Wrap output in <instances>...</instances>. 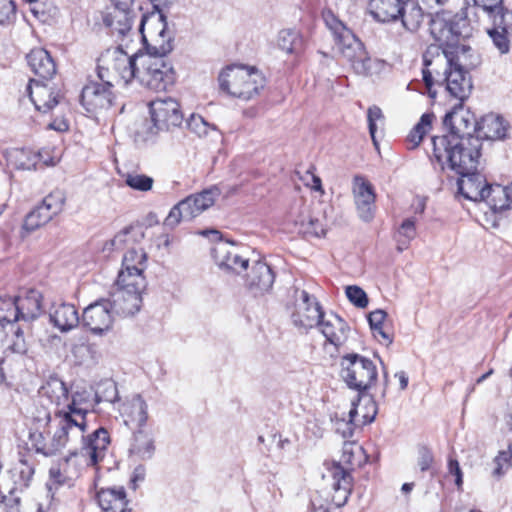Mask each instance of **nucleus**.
Segmentation results:
<instances>
[{"label":"nucleus","mask_w":512,"mask_h":512,"mask_svg":"<svg viewBox=\"0 0 512 512\" xmlns=\"http://www.w3.org/2000/svg\"><path fill=\"white\" fill-rule=\"evenodd\" d=\"M37 156L30 150H15L10 155V161L15 168L20 170L37 169Z\"/></svg>","instance_id":"49530a36"},{"label":"nucleus","mask_w":512,"mask_h":512,"mask_svg":"<svg viewBox=\"0 0 512 512\" xmlns=\"http://www.w3.org/2000/svg\"><path fill=\"white\" fill-rule=\"evenodd\" d=\"M220 195V188L217 185H213L181 200L182 207L186 209V215L193 219L210 208Z\"/></svg>","instance_id":"b1692460"},{"label":"nucleus","mask_w":512,"mask_h":512,"mask_svg":"<svg viewBox=\"0 0 512 512\" xmlns=\"http://www.w3.org/2000/svg\"><path fill=\"white\" fill-rule=\"evenodd\" d=\"M219 88L232 97L248 101L265 86V77L255 67L229 65L218 76Z\"/></svg>","instance_id":"423d86ee"},{"label":"nucleus","mask_w":512,"mask_h":512,"mask_svg":"<svg viewBox=\"0 0 512 512\" xmlns=\"http://www.w3.org/2000/svg\"><path fill=\"white\" fill-rule=\"evenodd\" d=\"M325 22L334 35L337 49L357 75L368 77L381 70L382 62L371 58L364 44L340 20L329 14Z\"/></svg>","instance_id":"20e7f679"},{"label":"nucleus","mask_w":512,"mask_h":512,"mask_svg":"<svg viewBox=\"0 0 512 512\" xmlns=\"http://www.w3.org/2000/svg\"><path fill=\"white\" fill-rule=\"evenodd\" d=\"M367 119H368V127H369V133L371 135V138L376 145V138L375 134L377 131V121H381L383 119V113L381 109L377 106H372L368 109L367 112Z\"/></svg>","instance_id":"680f3d73"},{"label":"nucleus","mask_w":512,"mask_h":512,"mask_svg":"<svg viewBox=\"0 0 512 512\" xmlns=\"http://www.w3.org/2000/svg\"><path fill=\"white\" fill-rule=\"evenodd\" d=\"M482 201L485 202L493 212H502L509 209L512 204L508 185H489Z\"/></svg>","instance_id":"4c0bfd02"},{"label":"nucleus","mask_w":512,"mask_h":512,"mask_svg":"<svg viewBox=\"0 0 512 512\" xmlns=\"http://www.w3.org/2000/svg\"><path fill=\"white\" fill-rule=\"evenodd\" d=\"M365 460L363 448L354 443L346 442L342 447V455L339 462L334 463L332 470L336 467H341L350 473L356 467H360Z\"/></svg>","instance_id":"e433bc0d"},{"label":"nucleus","mask_w":512,"mask_h":512,"mask_svg":"<svg viewBox=\"0 0 512 512\" xmlns=\"http://www.w3.org/2000/svg\"><path fill=\"white\" fill-rule=\"evenodd\" d=\"M487 32L500 54H507L510 51L512 36H509L507 33H501L493 28H489Z\"/></svg>","instance_id":"5fc2aeb1"},{"label":"nucleus","mask_w":512,"mask_h":512,"mask_svg":"<svg viewBox=\"0 0 512 512\" xmlns=\"http://www.w3.org/2000/svg\"><path fill=\"white\" fill-rule=\"evenodd\" d=\"M56 429L49 441L42 433L31 434L32 445L36 452L45 456H52L65 448L67 444L78 439L85 432L84 422L78 410L74 415L62 414L59 421H55Z\"/></svg>","instance_id":"6e6552de"},{"label":"nucleus","mask_w":512,"mask_h":512,"mask_svg":"<svg viewBox=\"0 0 512 512\" xmlns=\"http://www.w3.org/2000/svg\"><path fill=\"white\" fill-rule=\"evenodd\" d=\"M155 441L152 433L146 429H137L132 433L128 456L134 461H145L155 453Z\"/></svg>","instance_id":"393cba45"},{"label":"nucleus","mask_w":512,"mask_h":512,"mask_svg":"<svg viewBox=\"0 0 512 512\" xmlns=\"http://www.w3.org/2000/svg\"><path fill=\"white\" fill-rule=\"evenodd\" d=\"M102 62L106 69L113 68L125 85L137 79L141 85L151 90L163 91L174 82L173 67L163 57L129 55L116 47L102 53Z\"/></svg>","instance_id":"f03ea898"},{"label":"nucleus","mask_w":512,"mask_h":512,"mask_svg":"<svg viewBox=\"0 0 512 512\" xmlns=\"http://www.w3.org/2000/svg\"><path fill=\"white\" fill-rule=\"evenodd\" d=\"M503 0H465V7L455 16H464L468 12V23L470 22V14L474 8H480L488 15L494 14L501 9Z\"/></svg>","instance_id":"c03bdc74"},{"label":"nucleus","mask_w":512,"mask_h":512,"mask_svg":"<svg viewBox=\"0 0 512 512\" xmlns=\"http://www.w3.org/2000/svg\"><path fill=\"white\" fill-rule=\"evenodd\" d=\"M142 294L139 290H115L111 295L110 307L122 316H133L140 311Z\"/></svg>","instance_id":"5701e85b"},{"label":"nucleus","mask_w":512,"mask_h":512,"mask_svg":"<svg viewBox=\"0 0 512 512\" xmlns=\"http://www.w3.org/2000/svg\"><path fill=\"white\" fill-rule=\"evenodd\" d=\"M495 468L492 472L493 476L501 477L512 467V443L507 450L500 451L494 459Z\"/></svg>","instance_id":"09e8293b"},{"label":"nucleus","mask_w":512,"mask_h":512,"mask_svg":"<svg viewBox=\"0 0 512 512\" xmlns=\"http://www.w3.org/2000/svg\"><path fill=\"white\" fill-rule=\"evenodd\" d=\"M78 438L82 439L79 454L86 459L87 465L95 466L104 459L110 445V435L105 428L101 427L87 437L83 432Z\"/></svg>","instance_id":"f3484780"},{"label":"nucleus","mask_w":512,"mask_h":512,"mask_svg":"<svg viewBox=\"0 0 512 512\" xmlns=\"http://www.w3.org/2000/svg\"><path fill=\"white\" fill-rule=\"evenodd\" d=\"M387 314L384 310H375L368 315V322L375 338L382 339L386 345L393 342V333L385 324Z\"/></svg>","instance_id":"ea45409f"},{"label":"nucleus","mask_w":512,"mask_h":512,"mask_svg":"<svg viewBox=\"0 0 512 512\" xmlns=\"http://www.w3.org/2000/svg\"><path fill=\"white\" fill-rule=\"evenodd\" d=\"M50 319L55 327L62 332H67L79 323L78 311L73 304L59 303L50 312Z\"/></svg>","instance_id":"f704fd0d"},{"label":"nucleus","mask_w":512,"mask_h":512,"mask_svg":"<svg viewBox=\"0 0 512 512\" xmlns=\"http://www.w3.org/2000/svg\"><path fill=\"white\" fill-rule=\"evenodd\" d=\"M139 29L147 50L140 55L165 58L173 50L174 33L168 28L166 16L161 12L149 17L142 15Z\"/></svg>","instance_id":"9d476101"},{"label":"nucleus","mask_w":512,"mask_h":512,"mask_svg":"<svg viewBox=\"0 0 512 512\" xmlns=\"http://www.w3.org/2000/svg\"><path fill=\"white\" fill-rule=\"evenodd\" d=\"M135 17V10L122 11L119 8H113L102 14V22L110 29L112 35L123 38L131 32Z\"/></svg>","instance_id":"a878e982"},{"label":"nucleus","mask_w":512,"mask_h":512,"mask_svg":"<svg viewBox=\"0 0 512 512\" xmlns=\"http://www.w3.org/2000/svg\"><path fill=\"white\" fill-rule=\"evenodd\" d=\"M278 47L288 53L298 55L304 50V39L300 32L294 29H284L278 34Z\"/></svg>","instance_id":"58836bf2"},{"label":"nucleus","mask_w":512,"mask_h":512,"mask_svg":"<svg viewBox=\"0 0 512 512\" xmlns=\"http://www.w3.org/2000/svg\"><path fill=\"white\" fill-rule=\"evenodd\" d=\"M437 66H424L422 70L423 81L431 98H436L437 91L434 85L445 86V90L451 97L464 102L472 92L473 82L471 75L464 70L445 66L441 73L436 69Z\"/></svg>","instance_id":"0eeeda50"},{"label":"nucleus","mask_w":512,"mask_h":512,"mask_svg":"<svg viewBox=\"0 0 512 512\" xmlns=\"http://www.w3.org/2000/svg\"><path fill=\"white\" fill-rule=\"evenodd\" d=\"M354 198L360 218L369 221L373 217L375 194L372 186L362 177H355Z\"/></svg>","instance_id":"bb28decb"},{"label":"nucleus","mask_w":512,"mask_h":512,"mask_svg":"<svg viewBox=\"0 0 512 512\" xmlns=\"http://www.w3.org/2000/svg\"><path fill=\"white\" fill-rule=\"evenodd\" d=\"M492 20L493 29L512 36V11L502 7L494 14L488 15Z\"/></svg>","instance_id":"de8ad7c7"},{"label":"nucleus","mask_w":512,"mask_h":512,"mask_svg":"<svg viewBox=\"0 0 512 512\" xmlns=\"http://www.w3.org/2000/svg\"><path fill=\"white\" fill-rule=\"evenodd\" d=\"M347 298L357 307L365 308L368 305V298L365 290H345Z\"/></svg>","instance_id":"e2e57ef3"},{"label":"nucleus","mask_w":512,"mask_h":512,"mask_svg":"<svg viewBox=\"0 0 512 512\" xmlns=\"http://www.w3.org/2000/svg\"><path fill=\"white\" fill-rule=\"evenodd\" d=\"M16 16V6L12 0H0V25L13 22Z\"/></svg>","instance_id":"13d9d810"},{"label":"nucleus","mask_w":512,"mask_h":512,"mask_svg":"<svg viewBox=\"0 0 512 512\" xmlns=\"http://www.w3.org/2000/svg\"><path fill=\"white\" fill-rule=\"evenodd\" d=\"M211 255L222 271L243 276L248 270L249 259L243 257L232 243L217 242L211 249Z\"/></svg>","instance_id":"dca6fc26"},{"label":"nucleus","mask_w":512,"mask_h":512,"mask_svg":"<svg viewBox=\"0 0 512 512\" xmlns=\"http://www.w3.org/2000/svg\"><path fill=\"white\" fill-rule=\"evenodd\" d=\"M125 183L134 190L146 192L152 189L154 180L144 174L128 173L125 176Z\"/></svg>","instance_id":"8fccbe9b"},{"label":"nucleus","mask_w":512,"mask_h":512,"mask_svg":"<svg viewBox=\"0 0 512 512\" xmlns=\"http://www.w3.org/2000/svg\"><path fill=\"white\" fill-rule=\"evenodd\" d=\"M26 92L35 108L43 113L51 111L62 98L60 90L33 79L26 86Z\"/></svg>","instance_id":"a211bd4d"},{"label":"nucleus","mask_w":512,"mask_h":512,"mask_svg":"<svg viewBox=\"0 0 512 512\" xmlns=\"http://www.w3.org/2000/svg\"><path fill=\"white\" fill-rule=\"evenodd\" d=\"M34 155L37 156V165L41 162L44 166H54L59 162V157L52 155V151L49 149H42Z\"/></svg>","instance_id":"0e129e2a"},{"label":"nucleus","mask_w":512,"mask_h":512,"mask_svg":"<svg viewBox=\"0 0 512 512\" xmlns=\"http://www.w3.org/2000/svg\"><path fill=\"white\" fill-rule=\"evenodd\" d=\"M119 413L127 427L143 429L148 420V405L141 395H135L120 404Z\"/></svg>","instance_id":"aec40b11"},{"label":"nucleus","mask_w":512,"mask_h":512,"mask_svg":"<svg viewBox=\"0 0 512 512\" xmlns=\"http://www.w3.org/2000/svg\"><path fill=\"white\" fill-rule=\"evenodd\" d=\"M66 203V193L61 189H55L43 198L39 205L51 218L59 215Z\"/></svg>","instance_id":"a19ab883"},{"label":"nucleus","mask_w":512,"mask_h":512,"mask_svg":"<svg viewBox=\"0 0 512 512\" xmlns=\"http://www.w3.org/2000/svg\"><path fill=\"white\" fill-rule=\"evenodd\" d=\"M109 307L108 302H96L84 309L83 321L92 333L102 335L111 328L112 316Z\"/></svg>","instance_id":"6ab92c4d"},{"label":"nucleus","mask_w":512,"mask_h":512,"mask_svg":"<svg viewBox=\"0 0 512 512\" xmlns=\"http://www.w3.org/2000/svg\"><path fill=\"white\" fill-rule=\"evenodd\" d=\"M443 125L448 129V134L431 139L436 161H443L447 157L453 159L458 155L471 157L481 150V141L473 135L477 121L474 114L464 108L463 102L459 101L445 114Z\"/></svg>","instance_id":"7ed1b4c3"},{"label":"nucleus","mask_w":512,"mask_h":512,"mask_svg":"<svg viewBox=\"0 0 512 512\" xmlns=\"http://www.w3.org/2000/svg\"><path fill=\"white\" fill-rule=\"evenodd\" d=\"M28 65L35 75L43 80H49L56 73V64L49 54L43 48H35L27 55Z\"/></svg>","instance_id":"2f4dec72"},{"label":"nucleus","mask_w":512,"mask_h":512,"mask_svg":"<svg viewBox=\"0 0 512 512\" xmlns=\"http://www.w3.org/2000/svg\"><path fill=\"white\" fill-rule=\"evenodd\" d=\"M188 128L198 135L199 137L205 136L208 133L209 125L200 115H191L187 120Z\"/></svg>","instance_id":"052dcab7"},{"label":"nucleus","mask_w":512,"mask_h":512,"mask_svg":"<svg viewBox=\"0 0 512 512\" xmlns=\"http://www.w3.org/2000/svg\"><path fill=\"white\" fill-rule=\"evenodd\" d=\"M434 463V456L432 451L426 447L421 446L418 448L417 465L420 471L425 472L432 468Z\"/></svg>","instance_id":"bf43d9fd"},{"label":"nucleus","mask_w":512,"mask_h":512,"mask_svg":"<svg viewBox=\"0 0 512 512\" xmlns=\"http://www.w3.org/2000/svg\"><path fill=\"white\" fill-rule=\"evenodd\" d=\"M435 118L432 113H425L420 121L410 131L407 141L410 144L409 149L416 148L422 141L424 135L431 129L432 121Z\"/></svg>","instance_id":"79ce46f5"},{"label":"nucleus","mask_w":512,"mask_h":512,"mask_svg":"<svg viewBox=\"0 0 512 512\" xmlns=\"http://www.w3.org/2000/svg\"><path fill=\"white\" fill-rule=\"evenodd\" d=\"M316 327H319L326 341L336 348L346 342L350 330L348 324L335 314H330L327 317L324 315Z\"/></svg>","instance_id":"4be33fe9"},{"label":"nucleus","mask_w":512,"mask_h":512,"mask_svg":"<svg viewBox=\"0 0 512 512\" xmlns=\"http://www.w3.org/2000/svg\"><path fill=\"white\" fill-rule=\"evenodd\" d=\"M312 512H331L327 504L320 500H311Z\"/></svg>","instance_id":"774afa93"},{"label":"nucleus","mask_w":512,"mask_h":512,"mask_svg":"<svg viewBox=\"0 0 512 512\" xmlns=\"http://www.w3.org/2000/svg\"><path fill=\"white\" fill-rule=\"evenodd\" d=\"M423 10L419 5L403 4V12L399 15L403 26L408 30H416L423 21Z\"/></svg>","instance_id":"37998d69"},{"label":"nucleus","mask_w":512,"mask_h":512,"mask_svg":"<svg viewBox=\"0 0 512 512\" xmlns=\"http://www.w3.org/2000/svg\"><path fill=\"white\" fill-rule=\"evenodd\" d=\"M341 377L350 389L359 394L367 391L376 382L378 372L375 363L360 354L349 353L340 361Z\"/></svg>","instance_id":"f8f14e48"},{"label":"nucleus","mask_w":512,"mask_h":512,"mask_svg":"<svg viewBox=\"0 0 512 512\" xmlns=\"http://www.w3.org/2000/svg\"><path fill=\"white\" fill-rule=\"evenodd\" d=\"M294 224L299 234L305 237L320 238L325 236L326 229L322 221L311 214L308 206H301L298 215L294 219Z\"/></svg>","instance_id":"473e14b6"},{"label":"nucleus","mask_w":512,"mask_h":512,"mask_svg":"<svg viewBox=\"0 0 512 512\" xmlns=\"http://www.w3.org/2000/svg\"><path fill=\"white\" fill-rule=\"evenodd\" d=\"M448 470L451 475L455 476V484L460 489L463 484V474L459 462L456 459H450Z\"/></svg>","instance_id":"69168bd1"},{"label":"nucleus","mask_w":512,"mask_h":512,"mask_svg":"<svg viewBox=\"0 0 512 512\" xmlns=\"http://www.w3.org/2000/svg\"><path fill=\"white\" fill-rule=\"evenodd\" d=\"M150 114L153 125L145 123L143 130L136 135L143 141L152 140L162 130L179 127L183 122V114L179 103L173 98H157L150 103Z\"/></svg>","instance_id":"9b49d317"},{"label":"nucleus","mask_w":512,"mask_h":512,"mask_svg":"<svg viewBox=\"0 0 512 512\" xmlns=\"http://www.w3.org/2000/svg\"><path fill=\"white\" fill-rule=\"evenodd\" d=\"M470 157L458 155V157H447L443 161H436L442 170L446 168L454 171L459 178L457 180L458 197L473 202H481L488 190L489 184L487 183L484 175L477 171L479 164L480 151L473 153Z\"/></svg>","instance_id":"39448f33"},{"label":"nucleus","mask_w":512,"mask_h":512,"mask_svg":"<svg viewBox=\"0 0 512 512\" xmlns=\"http://www.w3.org/2000/svg\"><path fill=\"white\" fill-rule=\"evenodd\" d=\"M361 394H359L357 396V400L355 401H352V408L350 409L349 411V420H348V430H349V435L352 434V427L351 425H365V424H368V423H371L373 420H374V417L376 415V405L374 402L371 401V407H372V415L369 416V415H363V420H359L357 417H358V411H357V403L360 401L361 397H360Z\"/></svg>","instance_id":"3c124183"},{"label":"nucleus","mask_w":512,"mask_h":512,"mask_svg":"<svg viewBox=\"0 0 512 512\" xmlns=\"http://www.w3.org/2000/svg\"><path fill=\"white\" fill-rule=\"evenodd\" d=\"M95 498L102 512H131L126 490L122 486L101 488Z\"/></svg>","instance_id":"412c9836"},{"label":"nucleus","mask_w":512,"mask_h":512,"mask_svg":"<svg viewBox=\"0 0 512 512\" xmlns=\"http://www.w3.org/2000/svg\"><path fill=\"white\" fill-rule=\"evenodd\" d=\"M404 0H369L371 15L379 22L395 21L403 12Z\"/></svg>","instance_id":"72a5a7b5"},{"label":"nucleus","mask_w":512,"mask_h":512,"mask_svg":"<svg viewBox=\"0 0 512 512\" xmlns=\"http://www.w3.org/2000/svg\"><path fill=\"white\" fill-rule=\"evenodd\" d=\"M147 254L141 247L129 248L122 259V269L116 280L118 288H139L144 286L143 272Z\"/></svg>","instance_id":"2eb2a0df"},{"label":"nucleus","mask_w":512,"mask_h":512,"mask_svg":"<svg viewBox=\"0 0 512 512\" xmlns=\"http://www.w3.org/2000/svg\"><path fill=\"white\" fill-rule=\"evenodd\" d=\"M333 477V489L334 494L332 496V501L337 507H342L346 504L349 495L352 490V477L347 470L336 467L331 470Z\"/></svg>","instance_id":"c9c22d12"},{"label":"nucleus","mask_w":512,"mask_h":512,"mask_svg":"<svg viewBox=\"0 0 512 512\" xmlns=\"http://www.w3.org/2000/svg\"><path fill=\"white\" fill-rule=\"evenodd\" d=\"M430 29L439 44L427 48L423 55L424 66L445 65L470 74L481 64L480 55L461 42L471 32L467 11L464 16H454L450 20L435 19Z\"/></svg>","instance_id":"f257e3e1"},{"label":"nucleus","mask_w":512,"mask_h":512,"mask_svg":"<svg viewBox=\"0 0 512 512\" xmlns=\"http://www.w3.org/2000/svg\"><path fill=\"white\" fill-rule=\"evenodd\" d=\"M509 124L505 119L493 113L487 114L477 122V138H485L488 140H502L507 136Z\"/></svg>","instance_id":"cd10ccee"},{"label":"nucleus","mask_w":512,"mask_h":512,"mask_svg":"<svg viewBox=\"0 0 512 512\" xmlns=\"http://www.w3.org/2000/svg\"><path fill=\"white\" fill-rule=\"evenodd\" d=\"M289 308L292 324L303 332L316 327L324 316L318 299L306 290H294L293 302Z\"/></svg>","instance_id":"ddd939ff"},{"label":"nucleus","mask_w":512,"mask_h":512,"mask_svg":"<svg viewBox=\"0 0 512 512\" xmlns=\"http://www.w3.org/2000/svg\"><path fill=\"white\" fill-rule=\"evenodd\" d=\"M12 339L9 344V349L17 354L24 355L29 350V342L27 341L24 331L18 327L12 324Z\"/></svg>","instance_id":"603ef678"},{"label":"nucleus","mask_w":512,"mask_h":512,"mask_svg":"<svg viewBox=\"0 0 512 512\" xmlns=\"http://www.w3.org/2000/svg\"><path fill=\"white\" fill-rule=\"evenodd\" d=\"M243 277L249 288H271L275 280V273L266 262L257 260L248 264V270L245 271Z\"/></svg>","instance_id":"c756f323"},{"label":"nucleus","mask_w":512,"mask_h":512,"mask_svg":"<svg viewBox=\"0 0 512 512\" xmlns=\"http://www.w3.org/2000/svg\"><path fill=\"white\" fill-rule=\"evenodd\" d=\"M16 309L15 320L34 319L38 317L43 307V295L40 290H26L24 296H18L14 300Z\"/></svg>","instance_id":"c85d7f7f"},{"label":"nucleus","mask_w":512,"mask_h":512,"mask_svg":"<svg viewBox=\"0 0 512 512\" xmlns=\"http://www.w3.org/2000/svg\"><path fill=\"white\" fill-rule=\"evenodd\" d=\"M42 393L58 408L55 411L54 421H59L62 414L74 415L78 410L84 422V429H86V415L87 409L82 407L73 397L70 399L69 391L65 383L58 377H50L46 384L42 386Z\"/></svg>","instance_id":"4468645a"},{"label":"nucleus","mask_w":512,"mask_h":512,"mask_svg":"<svg viewBox=\"0 0 512 512\" xmlns=\"http://www.w3.org/2000/svg\"><path fill=\"white\" fill-rule=\"evenodd\" d=\"M50 220H52L50 214L45 212L38 204L26 215L23 223V229L30 233L47 224Z\"/></svg>","instance_id":"a18cd8bd"},{"label":"nucleus","mask_w":512,"mask_h":512,"mask_svg":"<svg viewBox=\"0 0 512 512\" xmlns=\"http://www.w3.org/2000/svg\"><path fill=\"white\" fill-rule=\"evenodd\" d=\"M399 236L403 238V240H399L398 250L402 251L405 249L409 242L414 239L416 236V228H415V221L411 218L405 219L399 230H398Z\"/></svg>","instance_id":"864d4df0"},{"label":"nucleus","mask_w":512,"mask_h":512,"mask_svg":"<svg viewBox=\"0 0 512 512\" xmlns=\"http://www.w3.org/2000/svg\"><path fill=\"white\" fill-rule=\"evenodd\" d=\"M113 8H119L122 11L135 10V0H110Z\"/></svg>","instance_id":"338daca9"},{"label":"nucleus","mask_w":512,"mask_h":512,"mask_svg":"<svg viewBox=\"0 0 512 512\" xmlns=\"http://www.w3.org/2000/svg\"><path fill=\"white\" fill-rule=\"evenodd\" d=\"M104 66L101 55L97 63V74L100 82L91 81L82 89L80 101L87 112L95 113L110 108L115 99L112 91L113 82L122 81L114 73L113 68L106 69Z\"/></svg>","instance_id":"1a4fd4ad"},{"label":"nucleus","mask_w":512,"mask_h":512,"mask_svg":"<svg viewBox=\"0 0 512 512\" xmlns=\"http://www.w3.org/2000/svg\"><path fill=\"white\" fill-rule=\"evenodd\" d=\"M145 233L141 226L129 225L119 231L111 240L105 243L104 251H114L137 247L143 239Z\"/></svg>","instance_id":"7c9ffc66"},{"label":"nucleus","mask_w":512,"mask_h":512,"mask_svg":"<svg viewBox=\"0 0 512 512\" xmlns=\"http://www.w3.org/2000/svg\"><path fill=\"white\" fill-rule=\"evenodd\" d=\"M15 472L19 475V480H15V483L21 487H27L34 474V468L26 460H20Z\"/></svg>","instance_id":"4d7b16f0"},{"label":"nucleus","mask_w":512,"mask_h":512,"mask_svg":"<svg viewBox=\"0 0 512 512\" xmlns=\"http://www.w3.org/2000/svg\"><path fill=\"white\" fill-rule=\"evenodd\" d=\"M181 220L191 219L186 215V209L182 207V202L180 201L172 207L168 216L164 220V225L170 228H174L181 222Z\"/></svg>","instance_id":"6e6d98bb"}]
</instances>
